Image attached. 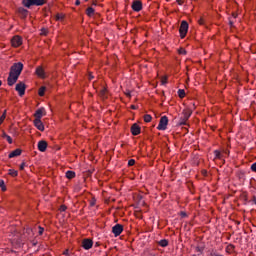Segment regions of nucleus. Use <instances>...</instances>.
Returning a JSON list of instances; mask_svg holds the SVG:
<instances>
[{
    "instance_id": "f257e3e1",
    "label": "nucleus",
    "mask_w": 256,
    "mask_h": 256,
    "mask_svg": "<svg viewBox=\"0 0 256 256\" xmlns=\"http://www.w3.org/2000/svg\"><path fill=\"white\" fill-rule=\"evenodd\" d=\"M45 3V0H22V5L27 9H31V7H41Z\"/></svg>"
},
{
    "instance_id": "f03ea898",
    "label": "nucleus",
    "mask_w": 256,
    "mask_h": 256,
    "mask_svg": "<svg viewBox=\"0 0 256 256\" xmlns=\"http://www.w3.org/2000/svg\"><path fill=\"white\" fill-rule=\"evenodd\" d=\"M22 71H23V63L21 62L14 63L10 68V73H12V75H16V77H19Z\"/></svg>"
},
{
    "instance_id": "7ed1b4c3",
    "label": "nucleus",
    "mask_w": 256,
    "mask_h": 256,
    "mask_svg": "<svg viewBox=\"0 0 256 256\" xmlns=\"http://www.w3.org/2000/svg\"><path fill=\"white\" fill-rule=\"evenodd\" d=\"M189 31V23L187 21L183 20L180 24L179 33L181 39H185L187 36V32Z\"/></svg>"
},
{
    "instance_id": "20e7f679",
    "label": "nucleus",
    "mask_w": 256,
    "mask_h": 256,
    "mask_svg": "<svg viewBox=\"0 0 256 256\" xmlns=\"http://www.w3.org/2000/svg\"><path fill=\"white\" fill-rule=\"evenodd\" d=\"M167 125H169V118H167V116H162L157 126L158 131H166Z\"/></svg>"
},
{
    "instance_id": "39448f33",
    "label": "nucleus",
    "mask_w": 256,
    "mask_h": 256,
    "mask_svg": "<svg viewBox=\"0 0 256 256\" xmlns=\"http://www.w3.org/2000/svg\"><path fill=\"white\" fill-rule=\"evenodd\" d=\"M192 113L191 110H183L182 117L179 121L180 125H187V121H189V117H191Z\"/></svg>"
},
{
    "instance_id": "423d86ee",
    "label": "nucleus",
    "mask_w": 256,
    "mask_h": 256,
    "mask_svg": "<svg viewBox=\"0 0 256 256\" xmlns=\"http://www.w3.org/2000/svg\"><path fill=\"white\" fill-rule=\"evenodd\" d=\"M27 89V85H25L23 82H19L16 84L15 91L18 92L19 97H23L25 95V90Z\"/></svg>"
},
{
    "instance_id": "0eeeda50",
    "label": "nucleus",
    "mask_w": 256,
    "mask_h": 256,
    "mask_svg": "<svg viewBox=\"0 0 256 256\" xmlns=\"http://www.w3.org/2000/svg\"><path fill=\"white\" fill-rule=\"evenodd\" d=\"M18 79H19V76H16L15 74L9 72V76L7 78V83L9 87H13V85L17 83Z\"/></svg>"
},
{
    "instance_id": "6e6552de",
    "label": "nucleus",
    "mask_w": 256,
    "mask_h": 256,
    "mask_svg": "<svg viewBox=\"0 0 256 256\" xmlns=\"http://www.w3.org/2000/svg\"><path fill=\"white\" fill-rule=\"evenodd\" d=\"M132 9L136 13H139V11L143 9V2H141L140 0H134L132 2Z\"/></svg>"
},
{
    "instance_id": "1a4fd4ad",
    "label": "nucleus",
    "mask_w": 256,
    "mask_h": 256,
    "mask_svg": "<svg viewBox=\"0 0 256 256\" xmlns=\"http://www.w3.org/2000/svg\"><path fill=\"white\" fill-rule=\"evenodd\" d=\"M112 233L114 234V237H119L121 233H123V225L116 224L112 227Z\"/></svg>"
},
{
    "instance_id": "9d476101",
    "label": "nucleus",
    "mask_w": 256,
    "mask_h": 256,
    "mask_svg": "<svg viewBox=\"0 0 256 256\" xmlns=\"http://www.w3.org/2000/svg\"><path fill=\"white\" fill-rule=\"evenodd\" d=\"M12 47H21L23 45V38L20 36H14L11 40Z\"/></svg>"
},
{
    "instance_id": "9b49d317",
    "label": "nucleus",
    "mask_w": 256,
    "mask_h": 256,
    "mask_svg": "<svg viewBox=\"0 0 256 256\" xmlns=\"http://www.w3.org/2000/svg\"><path fill=\"white\" fill-rule=\"evenodd\" d=\"M82 247L86 251H89V249H91L93 247V240H91V239H84L82 241Z\"/></svg>"
},
{
    "instance_id": "f8f14e48",
    "label": "nucleus",
    "mask_w": 256,
    "mask_h": 256,
    "mask_svg": "<svg viewBox=\"0 0 256 256\" xmlns=\"http://www.w3.org/2000/svg\"><path fill=\"white\" fill-rule=\"evenodd\" d=\"M33 123L34 127H36L38 131H45V125H43V122L41 120L34 119Z\"/></svg>"
},
{
    "instance_id": "ddd939ff",
    "label": "nucleus",
    "mask_w": 256,
    "mask_h": 256,
    "mask_svg": "<svg viewBox=\"0 0 256 256\" xmlns=\"http://www.w3.org/2000/svg\"><path fill=\"white\" fill-rule=\"evenodd\" d=\"M131 133L132 135L134 136H137L141 133V127L138 126L137 123H134L132 126H131Z\"/></svg>"
},
{
    "instance_id": "4468645a",
    "label": "nucleus",
    "mask_w": 256,
    "mask_h": 256,
    "mask_svg": "<svg viewBox=\"0 0 256 256\" xmlns=\"http://www.w3.org/2000/svg\"><path fill=\"white\" fill-rule=\"evenodd\" d=\"M47 141L41 140L38 142V150L41 151V153H45L47 151Z\"/></svg>"
},
{
    "instance_id": "2eb2a0df",
    "label": "nucleus",
    "mask_w": 256,
    "mask_h": 256,
    "mask_svg": "<svg viewBox=\"0 0 256 256\" xmlns=\"http://www.w3.org/2000/svg\"><path fill=\"white\" fill-rule=\"evenodd\" d=\"M43 115H45V108H40L36 110L34 117L36 120H41Z\"/></svg>"
},
{
    "instance_id": "dca6fc26",
    "label": "nucleus",
    "mask_w": 256,
    "mask_h": 256,
    "mask_svg": "<svg viewBox=\"0 0 256 256\" xmlns=\"http://www.w3.org/2000/svg\"><path fill=\"white\" fill-rule=\"evenodd\" d=\"M18 13L22 19H25L29 15V11L23 7L18 8Z\"/></svg>"
},
{
    "instance_id": "f3484780",
    "label": "nucleus",
    "mask_w": 256,
    "mask_h": 256,
    "mask_svg": "<svg viewBox=\"0 0 256 256\" xmlns=\"http://www.w3.org/2000/svg\"><path fill=\"white\" fill-rule=\"evenodd\" d=\"M36 75H37L38 77H41V79H45V70L43 69V67L38 66V67L36 68Z\"/></svg>"
},
{
    "instance_id": "a211bd4d",
    "label": "nucleus",
    "mask_w": 256,
    "mask_h": 256,
    "mask_svg": "<svg viewBox=\"0 0 256 256\" xmlns=\"http://www.w3.org/2000/svg\"><path fill=\"white\" fill-rule=\"evenodd\" d=\"M34 233H33V229L31 228H26L24 230V237H26V239H31V237H33Z\"/></svg>"
},
{
    "instance_id": "6ab92c4d",
    "label": "nucleus",
    "mask_w": 256,
    "mask_h": 256,
    "mask_svg": "<svg viewBox=\"0 0 256 256\" xmlns=\"http://www.w3.org/2000/svg\"><path fill=\"white\" fill-rule=\"evenodd\" d=\"M19 155H21V149H16L14 151H12L8 157L9 159H13V157H19Z\"/></svg>"
},
{
    "instance_id": "aec40b11",
    "label": "nucleus",
    "mask_w": 256,
    "mask_h": 256,
    "mask_svg": "<svg viewBox=\"0 0 256 256\" xmlns=\"http://www.w3.org/2000/svg\"><path fill=\"white\" fill-rule=\"evenodd\" d=\"M100 97H102V99H107V88L102 87L100 92H99Z\"/></svg>"
},
{
    "instance_id": "412c9836",
    "label": "nucleus",
    "mask_w": 256,
    "mask_h": 256,
    "mask_svg": "<svg viewBox=\"0 0 256 256\" xmlns=\"http://www.w3.org/2000/svg\"><path fill=\"white\" fill-rule=\"evenodd\" d=\"M86 15H88V17H93V15H95V9H93V7H88L86 9Z\"/></svg>"
},
{
    "instance_id": "4be33fe9",
    "label": "nucleus",
    "mask_w": 256,
    "mask_h": 256,
    "mask_svg": "<svg viewBox=\"0 0 256 256\" xmlns=\"http://www.w3.org/2000/svg\"><path fill=\"white\" fill-rule=\"evenodd\" d=\"M158 245L160 247H167V245H169V241L167 239H162L158 242Z\"/></svg>"
},
{
    "instance_id": "5701e85b",
    "label": "nucleus",
    "mask_w": 256,
    "mask_h": 256,
    "mask_svg": "<svg viewBox=\"0 0 256 256\" xmlns=\"http://www.w3.org/2000/svg\"><path fill=\"white\" fill-rule=\"evenodd\" d=\"M74 177H75V172H73V171H71V170H68V171L66 172V178H67V179H74Z\"/></svg>"
},
{
    "instance_id": "b1692460",
    "label": "nucleus",
    "mask_w": 256,
    "mask_h": 256,
    "mask_svg": "<svg viewBox=\"0 0 256 256\" xmlns=\"http://www.w3.org/2000/svg\"><path fill=\"white\" fill-rule=\"evenodd\" d=\"M8 171V175H10L11 177H17V175H19V172H17V170L10 169Z\"/></svg>"
},
{
    "instance_id": "393cba45",
    "label": "nucleus",
    "mask_w": 256,
    "mask_h": 256,
    "mask_svg": "<svg viewBox=\"0 0 256 256\" xmlns=\"http://www.w3.org/2000/svg\"><path fill=\"white\" fill-rule=\"evenodd\" d=\"M152 119H153V117H151V115H149V114L144 115L145 123H151Z\"/></svg>"
},
{
    "instance_id": "a878e982",
    "label": "nucleus",
    "mask_w": 256,
    "mask_h": 256,
    "mask_svg": "<svg viewBox=\"0 0 256 256\" xmlns=\"http://www.w3.org/2000/svg\"><path fill=\"white\" fill-rule=\"evenodd\" d=\"M45 90H46L45 86H42V87L39 89V91H38V95H39L40 97H43V95H45Z\"/></svg>"
},
{
    "instance_id": "bb28decb",
    "label": "nucleus",
    "mask_w": 256,
    "mask_h": 256,
    "mask_svg": "<svg viewBox=\"0 0 256 256\" xmlns=\"http://www.w3.org/2000/svg\"><path fill=\"white\" fill-rule=\"evenodd\" d=\"M178 96L180 99H183L185 97V90L184 89H179L178 90Z\"/></svg>"
},
{
    "instance_id": "cd10ccee",
    "label": "nucleus",
    "mask_w": 256,
    "mask_h": 256,
    "mask_svg": "<svg viewBox=\"0 0 256 256\" xmlns=\"http://www.w3.org/2000/svg\"><path fill=\"white\" fill-rule=\"evenodd\" d=\"M0 188L2 191H7V187L5 186V181L0 179Z\"/></svg>"
},
{
    "instance_id": "c85d7f7f",
    "label": "nucleus",
    "mask_w": 256,
    "mask_h": 256,
    "mask_svg": "<svg viewBox=\"0 0 256 256\" xmlns=\"http://www.w3.org/2000/svg\"><path fill=\"white\" fill-rule=\"evenodd\" d=\"M214 155L216 159H221V152L219 150H215Z\"/></svg>"
},
{
    "instance_id": "c756f323",
    "label": "nucleus",
    "mask_w": 256,
    "mask_h": 256,
    "mask_svg": "<svg viewBox=\"0 0 256 256\" xmlns=\"http://www.w3.org/2000/svg\"><path fill=\"white\" fill-rule=\"evenodd\" d=\"M133 165H135V159H130L128 161V167H133Z\"/></svg>"
},
{
    "instance_id": "7c9ffc66",
    "label": "nucleus",
    "mask_w": 256,
    "mask_h": 256,
    "mask_svg": "<svg viewBox=\"0 0 256 256\" xmlns=\"http://www.w3.org/2000/svg\"><path fill=\"white\" fill-rule=\"evenodd\" d=\"M161 85H167V76H164L161 80Z\"/></svg>"
},
{
    "instance_id": "2f4dec72",
    "label": "nucleus",
    "mask_w": 256,
    "mask_h": 256,
    "mask_svg": "<svg viewBox=\"0 0 256 256\" xmlns=\"http://www.w3.org/2000/svg\"><path fill=\"white\" fill-rule=\"evenodd\" d=\"M5 137L8 141V143L11 145V143H13V138H11V136H9V135H5Z\"/></svg>"
},
{
    "instance_id": "473e14b6",
    "label": "nucleus",
    "mask_w": 256,
    "mask_h": 256,
    "mask_svg": "<svg viewBox=\"0 0 256 256\" xmlns=\"http://www.w3.org/2000/svg\"><path fill=\"white\" fill-rule=\"evenodd\" d=\"M179 54H180V55H187V51H186L185 49L181 48V49L179 50Z\"/></svg>"
},
{
    "instance_id": "72a5a7b5",
    "label": "nucleus",
    "mask_w": 256,
    "mask_h": 256,
    "mask_svg": "<svg viewBox=\"0 0 256 256\" xmlns=\"http://www.w3.org/2000/svg\"><path fill=\"white\" fill-rule=\"evenodd\" d=\"M250 169H251V171L256 173V162L251 165Z\"/></svg>"
},
{
    "instance_id": "f704fd0d",
    "label": "nucleus",
    "mask_w": 256,
    "mask_h": 256,
    "mask_svg": "<svg viewBox=\"0 0 256 256\" xmlns=\"http://www.w3.org/2000/svg\"><path fill=\"white\" fill-rule=\"evenodd\" d=\"M63 19V15L62 14H57L56 15V21H61Z\"/></svg>"
},
{
    "instance_id": "c9c22d12",
    "label": "nucleus",
    "mask_w": 256,
    "mask_h": 256,
    "mask_svg": "<svg viewBox=\"0 0 256 256\" xmlns=\"http://www.w3.org/2000/svg\"><path fill=\"white\" fill-rule=\"evenodd\" d=\"M60 211H62V212L67 211V206H65V205L60 206Z\"/></svg>"
},
{
    "instance_id": "e433bc0d",
    "label": "nucleus",
    "mask_w": 256,
    "mask_h": 256,
    "mask_svg": "<svg viewBox=\"0 0 256 256\" xmlns=\"http://www.w3.org/2000/svg\"><path fill=\"white\" fill-rule=\"evenodd\" d=\"M198 23H199V25H205V20H203V18H200L198 20Z\"/></svg>"
},
{
    "instance_id": "4c0bfd02",
    "label": "nucleus",
    "mask_w": 256,
    "mask_h": 256,
    "mask_svg": "<svg viewBox=\"0 0 256 256\" xmlns=\"http://www.w3.org/2000/svg\"><path fill=\"white\" fill-rule=\"evenodd\" d=\"M45 231V229H43V227L39 226V235H43V232Z\"/></svg>"
},
{
    "instance_id": "58836bf2",
    "label": "nucleus",
    "mask_w": 256,
    "mask_h": 256,
    "mask_svg": "<svg viewBox=\"0 0 256 256\" xmlns=\"http://www.w3.org/2000/svg\"><path fill=\"white\" fill-rule=\"evenodd\" d=\"M6 117L7 116H5V114H2V116L0 117V123H3V121H5Z\"/></svg>"
},
{
    "instance_id": "ea45409f",
    "label": "nucleus",
    "mask_w": 256,
    "mask_h": 256,
    "mask_svg": "<svg viewBox=\"0 0 256 256\" xmlns=\"http://www.w3.org/2000/svg\"><path fill=\"white\" fill-rule=\"evenodd\" d=\"M6 117L7 116H5V114H2V116L0 117V123H3V121H5Z\"/></svg>"
},
{
    "instance_id": "a19ab883",
    "label": "nucleus",
    "mask_w": 256,
    "mask_h": 256,
    "mask_svg": "<svg viewBox=\"0 0 256 256\" xmlns=\"http://www.w3.org/2000/svg\"><path fill=\"white\" fill-rule=\"evenodd\" d=\"M196 251H198L199 253H203V248L197 247V248H196Z\"/></svg>"
},
{
    "instance_id": "79ce46f5",
    "label": "nucleus",
    "mask_w": 256,
    "mask_h": 256,
    "mask_svg": "<svg viewBox=\"0 0 256 256\" xmlns=\"http://www.w3.org/2000/svg\"><path fill=\"white\" fill-rule=\"evenodd\" d=\"M176 3H178V5H183L184 1L183 0H176Z\"/></svg>"
},
{
    "instance_id": "37998d69",
    "label": "nucleus",
    "mask_w": 256,
    "mask_h": 256,
    "mask_svg": "<svg viewBox=\"0 0 256 256\" xmlns=\"http://www.w3.org/2000/svg\"><path fill=\"white\" fill-rule=\"evenodd\" d=\"M23 169H25V163H22V164L20 165V171H23Z\"/></svg>"
},
{
    "instance_id": "c03bdc74",
    "label": "nucleus",
    "mask_w": 256,
    "mask_h": 256,
    "mask_svg": "<svg viewBox=\"0 0 256 256\" xmlns=\"http://www.w3.org/2000/svg\"><path fill=\"white\" fill-rule=\"evenodd\" d=\"M93 79H95V76L92 75V74H89V80L91 81V80H93Z\"/></svg>"
},
{
    "instance_id": "a18cd8bd",
    "label": "nucleus",
    "mask_w": 256,
    "mask_h": 256,
    "mask_svg": "<svg viewBox=\"0 0 256 256\" xmlns=\"http://www.w3.org/2000/svg\"><path fill=\"white\" fill-rule=\"evenodd\" d=\"M180 215H181V217H187V213L186 212H181Z\"/></svg>"
},
{
    "instance_id": "49530a36",
    "label": "nucleus",
    "mask_w": 256,
    "mask_h": 256,
    "mask_svg": "<svg viewBox=\"0 0 256 256\" xmlns=\"http://www.w3.org/2000/svg\"><path fill=\"white\" fill-rule=\"evenodd\" d=\"M42 35H47V30L46 29H42Z\"/></svg>"
},
{
    "instance_id": "de8ad7c7",
    "label": "nucleus",
    "mask_w": 256,
    "mask_h": 256,
    "mask_svg": "<svg viewBox=\"0 0 256 256\" xmlns=\"http://www.w3.org/2000/svg\"><path fill=\"white\" fill-rule=\"evenodd\" d=\"M75 5H77V6L81 5V1L76 0Z\"/></svg>"
},
{
    "instance_id": "09e8293b",
    "label": "nucleus",
    "mask_w": 256,
    "mask_h": 256,
    "mask_svg": "<svg viewBox=\"0 0 256 256\" xmlns=\"http://www.w3.org/2000/svg\"><path fill=\"white\" fill-rule=\"evenodd\" d=\"M253 203L256 205V196H253Z\"/></svg>"
},
{
    "instance_id": "8fccbe9b",
    "label": "nucleus",
    "mask_w": 256,
    "mask_h": 256,
    "mask_svg": "<svg viewBox=\"0 0 256 256\" xmlns=\"http://www.w3.org/2000/svg\"><path fill=\"white\" fill-rule=\"evenodd\" d=\"M64 254H65V255H69V250H65V251H64Z\"/></svg>"
},
{
    "instance_id": "3c124183",
    "label": "nucleus",
    "mask_w": 256,
    "mask_h": 256,
    "mask_svg": "<svg viewBox=\"0 0 256 256\" xmlns=\"http://www.w3.org/2000/svg\"><path fill=\"white\" fill-rule=\"evenodd\" d=\"M3 115H4L5 117H7V110H5V111L3 112Z\"/></svg>"
},
{
    "instance_id": "603ef678",
    "label": "nucleus",
    "mask_w": 256,
    "mask_h": 256,
    "mask_svg": "<svg viewBox=\"0 0 256 256\" xmlns=\"http://www.w3.org/2000/svg\"><path fill=\"white\" fill-rule=\"evenodd\" d=\"M126 95L127 97H131V92H128Z\"/></svg>"
},
{
    "instance_id": "864d4df0",
    "label": "nucleus",
    "mask_w": 256,
    "mask_h": 256,
    "mask_svg": "<svg viewBox=\"0 0 256 256\" xmlns=\"http://www.w3.org/2000/svg\"><path fill=\"white\" fill-rule=\"evenodd\" d=\"M230 26L233 27V21H230Z\"/></svg>"
},
{
    "instance_id": "5fc2aeb1",
    "label": "nucleus",
    "mask_w": 256,
    "mask_h": 256,
    "mask_svg": "<svg viewBox=\"0 0 256 256\" xmlns=\"http://www.w3.org/2000/svg\"><path fill=\"white\" fill-rule=\"evenodd\" d=\"M233 17H237V14H233Z\"/></svg>"
},
{
    "instance_id": "6e6d98bb",
    "label": "nucleus",
    "mask_w": 256,
    "mask_h": 256,
    "mask_svg": "<svg viewBox=\"0 0 256 256\" xmlns=\"http://www.w3.org/2000/svg\"><path fill=\"white\" fill-rule=\"evenodd\" d=\"M1 84H2V82H1V80H0V86H1Z\"/></svg>"
},
{
    "instance_id": "4d7b16f0",
    "label": "nucleus",
    "mask_w": 256,
    "mask_h": 256,
    "mask_svg": "<svg viewBox=\"0 0 256 256\" xmlns=\"http://www.w3.org/2000/svg\"><path fill=\"white\" fill-rule=\"evenodd\" d=\"M93 5H97L96 3H93Z\"/></svg>"
},
{
    "instance_id": "13d9d810",
    "label": "nucleus",
    "mask_w": 256,
    "mask_h": 256,
    "mask_svg": "<svg viewBox=\"0 0 256 256\" xmlns=\"http://www.w3.org/2000/svg\"><path fill=\"white\" fill-rule=\"evenodd\" d=\"M85 1H89V0H85Z\"/></svg>"
},
{
    "instance_id": "bf43d9fd",
    "label": "nucleus",
    "mask_w": 256,
    "mask_h": 256,
    "mask_svg": "<svg viewBox=\"0 0 256 256\" xmlns=\"http://www.w3.org/2000/svg\"><path fill=\"white\" fill-rule=\"evenodd\" d=\"M2 123L0 122V125H1Z\"/></svg>"
}]
</instances>
